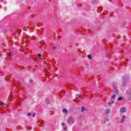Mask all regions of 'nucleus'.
<instances>
[{
    "label": "nucleus",
    "instance_id": "1",
    "mask_svg": "<svg viewBox=\"0 0 131 131\" xmlns=\"http://www.w3.org/2000/svg\"><path fill=\"white\" fill-rule=\"evenodd\" d=\"M68 123L69 124H73L74 123V118L72 117H70L67 120Z\"/></svg>",
    "mask_w": 131,
    "mask_h": 131
},
{
    "label": "nucleus",
    "instance_id": "2",
    "mask_svg": "<svg viewBox=\"0 0 131 131\" xmlns=\"http://www.w3.org/2000/svg\"><path fill=\"white\" fill-rule=\"evenodd\" d=\"M126 108H125V107H122L120 110V112L121 113H124V112H126Z\"/></svg>",
    "mask_w": 131,
    "mask_h": 131
},
{
    "label": "nucleus",
    "instance_id": "3",
    "mask_svg": "<svg viewBox=\"0 0 131 131\" xmlns=\"http://www.w3.org/2000/svg\"><path fill=\"white\" fill-rule=\"evenodd\" d=\"M63 113H68V111L66 108H63L62 110Z\"/></svg>",
    "mask_w": 131,
    "mask_h": 131
},
{
    "label": "nucleus",
    "instance_id": "4",
    "mask_svg": "<svg viewBox=\"0 0 131 131\" xmlns=\"http://www.w3.org/2000/svg\"><path fill=\"white\" fill-rule=\"evenodd\" d=\"M125 118V116H123V117H122V120H121L122 123L124 122Z\"/></svg>",
    "mask_w": 131,
    "mask_h": 131
},
{
    "label": "nucleus",
    "instance_id": "5",
    "mask_svg": "<svg viewBox=\"0 0 131 131\" xmlns=\"http://www.w3.org/2000/svg\"><path fill=\"white\" fill-rule=\"evenodd\" d=\"M109 112H110V110H106L105 111V114H108V113H109Z\"/></svg>",
    "mask_w": 131,
    "mask_h": 131
},
{
    "label": "nucleus",
    "instance_id": "6",
    "mask_svg": "<svg viewBox=\"0 0 131 131\" xmlns=\"http://www.w3.org/2000/svg\"><path fill=\"white\" fill-rule=\"evenodd\" d=\"M88 59H92V55L89 54L88 55Z\"/></svg>",
    "mask_w": 131,
    "mask_h": 131
},
{
    "label": "nucleus",
    "instance_id": "7",
    "mask_svg": "<svg viewBox=\"0 0 131 131\" xmlns=\"http://www.w3.org/2000/svg\"><path fill=\"white\" fill-rule=\"evenodd\" d=\"M122 100V97H119L118 101H121Z\"/></svg>",
    "mask_w": 131,
    "mask_h": 131
},
{
    "label": "nucleus",
    "instance_id": "8",
    "mask_svg": "<svg viewBox=\"0 0 131 131\" xmlns=\"http://www.w3.org/2000/svg\"><path fill=\"white\" fill-rule=\"evenodd\" d=\"M116 95L115 94H114L112 96V99H114V98H116Z\"/></svg>",
    "mask_w": 131,
    "mask_h": 131
},
{
    "label": "nucleus",
    "instance_id": "9",
    "mask_svg": "<svg viewBox=\"0 0 131 131\" xmlns=\"http://www.w3.org/2000/svg\"><path fill=\"white\" fill-rule=\"evenodd\" d=\"M5 103H3V102L0 104L1 106H5Z\"/></svg>",
    "mask_w": 131,
    "mask_h": 131
},
{
    "label": "nucleus",
    "instance_id": "10",
    "mask_svg": "<svg viewBox=\"0 0 131 131\" xmlns=\"http://www.w3.org/2000/svg\"><path fill=\"white\" fill-rule=\"evenodd\" d=\"M38 58H41V54H38Z\"/></svg>",
    "mask_w": 131,
    "mask_h": 131
},
{
    "label": "nucleus",
    "instance_id": "11",
    "mask_svg": "<svg viewBox=\"0 0 131 131\" xmlns=\"http://www.w3.org/2000/svg\"><path fill=\"white\" fill-rule=\"evenodd\" d=\"M30 115H31V114L30 113H28L27 114V116H28V117H29V116H30Z\"/></svg>",
    "mask_w": 131,
    "mask_h": 131
},
{
    "label": "nucleus",
    "instance_id": "12",
    "mask_svg": "<svg viewBox=\"0 0 131 131\" xmlns=\"http://www.w3.org/2000/svg\"><path fill=\"white\" fill-rule=\"evenodd\" d=\"M84 111V107H82L81 112H83Z\"/></svg>",
    "mask_w": 131,
    "mask_h": 131
},
{
    "label": "nucleus",
    "instance_id": "13",
    "mask_svg": "<svg viewBox=\"0 0 131 131\" xmlns=\"http://www.w3.org/2000/svg\"><path fill=\"white\" fill-rule=\"evenodd\" d=\"M33 117H35V113L33 114Z\"/></svg>",
    "mask_w": 131,
    "mask_h": 131
},
{
    "label": "nucleus",
    "instance_id": "14",
    "mask_svg": "<svg viewBox=\"0 0 131 131\" xmlns=\"http://www.w3.org/2000/svg\"><path fill=\"white\" fill-rule=\"evenodd\" d=\"M52 49H53V50H55V49H56V47H53L52 48Z\"/></svg>",
    "mask_w": 131,
    "mask_h": 131
},
{
    "label": "nucleus",
    "instance_id": "15",
    "mask_svg": "<svg viewBox=\"0 0 131 131\" xmlns=\"http://www.w3.org/2000/svg\"><path fill=\"white\" fill-rule=\"evenodd\" d=\"M108 104H113V102H109Z\"/></svg>",
    "mask_w": 131,
    "mask_h": 131
},
{
    "label": "nucleus",
    "instance_id": "16",
    "mask_svg": "<svg viewBox=\"0 0 131 131\" xmlns=\"http://www.w3.org/2000/svg\"><path fill=\"white\" fill-rule=\"evenodd\" d=\"M64 130L67 129V127H65L64 128Z\"/></svg>",
    "mask_w": 131,
    "mask_h": 131
},
{
    "label": "nucleus",
    "instance_id": "17",
    "mask_svg": "<svg viewBox=\"0 0 131 131\" xmlns=\"http://www.w3.org/2000/svg\"><path fill=\"white\" fill-rule=\"evenodd\" d=\"M64 124H65V123H62V124H61V125H64Z\"/></svg>",
    "mask_w": 131,
    "mask_h": 131
},
{
    "label": "nucleus",
    "instance_id": "18",
    "mask_svg": "<svg viewBox=\"0 0 131 131\" xmlns=\"http://www.w3.org/2000/svg\"><path fill=\"white\" fill-rule=\"evenodd\" d=\"M9 55H10V56H12V53H9Z\"/></svg>",
    "mask_w": 131,
    "mask_h": 131
}]
</instances>
